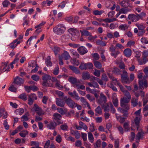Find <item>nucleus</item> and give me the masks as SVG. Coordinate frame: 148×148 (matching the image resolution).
<instances>
[{"mask_svg": "<svg viewBox=\"0 0 148 148\" xmlns=\"http://www.w3.org/2000/svg\"><path fill=\"white\" fill-rule=\"evenodd\" d=\"M51 79V76L45 74L42 77V80L43 82L42 85L46 87H53L54 85L53 83L50 82V81Z\"/></svg>", "mask_w": 148, "mask_h": 148, "instance_id": "f257e3e1", "label": "nucleus"}, {"mask_svg": "<svg viewBox=\"0 0 148 148\" xmlns=\"http://www.w3.org/2000/svg\"><path fill=\"white\" fill-rule=\"evenodd\" d=\"M139 88L140 92V96L143 97L145 95V92L143 90L144 88L148 87L147 81L146 80L140 79L139 80Z\"/></svg>", "mask_w": 148, "mask_h": 148, "instance_id": "f03ea898", "label": "nucleus"}, {"mask_svg": "<svg viewBox=\"0 0 148 148\" xmlns=\"http://www.w3.org/2000/svg\"><path fill=\"white\" fill-rule=\"evenodd\" d=\"M65 29L66 27L63 24H60L55 27L53 28V30L55 34L61 35L64 33Z\"/></svg>", "mask_w": 148, "mask_h": 148, "instance_id": "7ed1b4c3", "label": "nucleus"}, {"mask_svg": "<svg viewBox=\"0 0 148 148\" xmlns=\"http://www.w3.org/2000/svg\"><path fill=\"white\" fill-rule=\"evenodd\" d=\"M107 101L106 97L102 92L100 93L99 97L97 99V102L101 105L102 106Z\"/></svg>", "mask_w": 148, "mask_h": 148, "instance_id": "20e7f679", "label": "nucleus"}, {"mask_svg": "<svg viewBox=\"0 0 148 148\" xmlns=\"http://www.w3.org/2000/svg\"><path fill=\"white\" fill-rule=\"evenodd\" d=\"M127 72L125 71H123V74L121 75V80L122 83L129 84L130 83Z\"/></svg>", "mask_w": 148, "mask_h": 148, "instance_id": "39448f33", "label": "nucleus"}, {"mask_svg": "<svg viewBox=\"0 0 148 148\" xmlns=\"http://www.w3.org/2000/svg\"><path fill=\"white\" fill-rule=\"evenodd\" d=\"M128 19L131 20L132 22H136L139 20L138 16L137 15L132 14H130L128 15Z\"/></svg>", "mask_w": 148, "mask_h": 148, "instance_id": "423d86ee", "label": "nucleus"}, {"mask_svg": "<svg viewBox=\"0 0 148 148\" xmlns=\"http://www.w3.org/2000/svg\"><path fill=\"white\" fill-rule=\"evenodd\" d=\"M144 134V132L142 131L138 132L136 135L135 138L136 142L139 143L140 139H143Z\"/></svg>", "mask_w": 148, "mask_h": 148, "instance_id": "0eeeda50", "label": "nucleus"}, {"mask_svg": "<svg viewBox=\"0 0 148 148\" xmlns=\"http://www.w3.org/2000/svg\"><path fill=\"white\" fill-rule=\"evenodd\" d=\"M123 8L121 9L116 14V18L118 17L121 14H126L127 13L131 11V9L129 8Z\"/></svg>", "mask_w": 148, "mask_h": 148, "instance_id": "6e6552de", "label": "nucleus"}, {"mask_svg": "<svg viewBox=\"0 0 148 148\" xmlns=\"http://www.w3.org/2000/svg\"><path fill=\"white\" fill-rule=\"evenodd\" d=\"M65 102L70 108H73L75 107V103L71 98H68L65 100Z\"/></svg>", "mask_w": 148, "mask_h": 148, "instance_id": "1a4fd4ad", "label": "nucleus"}, {"mask_svg": "<svg viewBox=\"0 0 148 148\" xmlns=\"http://www.w3.org/2000/svg\"><path fill=\"white\" fill-rule=\"evenodd\" d=\"M77 51L81 55H83L87 53L88 51L85 47L81 46L77 49Z\"/></svg>", "mask_w": 148, "mask_h": 148, "instance_id": "9d476101", "label": "nucleus"}, {"mask_svg": "<svg viewBox=\"0 0 148 148\" xmlns=\"http://www.w3.org/2000/svg\"><path fill=\"white\" fill-rule=\"evenodd\" d=\"M14 82L16 84L20 86L21 84L23 83L24 80L21 78L17 76L14 79Z\"/></svg>", "mask_w": 148, "mask_h": 148, "instance_id": "9b49d317", "label": "nucleus"}, {"mask_svg": "<svg viewBox=\"0 0 148 148\" xmlns=\"http://www.w3.org/2000/svg\"><path fill=\"white\" fill-rule=\"evenodd\" d=\"M56 102L58 106L61 107H63L65 104L62 99L58 98H56Z\"/></svg>", "mask_w": 148, "mask_h": 148, "instance_id": "f8f14e48", "label": "nucleus"}, {"mask_svg": "<svg viewBox=\"0 0 148 148\" xmlns=\"http://www.w3.org/2000/svg\"><path fill=\"white\" fill-rule=\"evenodd\" d=\"M21 42V41L18 40V39H16L14 40L11 44V45L10 47L12 49H14L18 45L20 44Z\"/></svg>", "mask_w": 148, "mask_h": 148, "instance_id": "ddd939ff", "label": "nucleus"}, {"mask_svg": "<svg viewBox=\"0 0 148 148\" xmlns=\"http://www.w3.org/2000/svg\"><path fill=\"white\" fill-rule=\"evenodd\" d=\"M123 53L126 57H130L132 55V51L130 49L127 48L124 50Z\"/></svg>", "mask_w": 148, "mask_h": 148, "instance_id": "4468645a", "label": "nucleus"}, {"mask_svg": "<svg viewBox=\"0 0 148 148\" xmlns=\"http://www.w3.org/2000/svg\"><path fill=\"white\" fill-rule=\"evenodd\" d=\"M131 98L126 97H123L122 98L120 101L121 106H123V104H127L130 101Z\"/></svg>", "mask_w": 148, "mask_h": 148, "instance_id": "2eb2a0df", "label": "nucleus"}, {"mask_svg": "<svg viewBox=\"0 0 148 148\" xmlns=\"http://www.w3.org/2000/svg\"><path fill=\"white\" fill-rule=\"evenodd\" d=\"M138 88L136 85H135L134 86V89L133 90V92L134 93L136 97H138L140 95V90L138 92L137 91Z\"/></svg>", "mask_w": 148, "mask_h": 148, "instance_id": "dca6fc26", "label": "nucleus"}, {"mask_svg": "<svg viewBox=\"0 0 148 148\" xmlns=\"http://www.w3.org/2000/svg\"><path fill=\"white\" fill-rule=\"evenodd\" d=\"M121 6L124 8H127L130 7V4L128 0H124L122 1L120 3Z\"/></svg>", "mask_w": 148, "mask_h": 148, "instance_id": "f3484780", "label": "nucleus"}, {"mask_svg": "<svg viewBox=\"0 0 148 148\" xmlns=\"http://www.w3.org/2000/svg\"><path fill=\"white\" fill-rule=\"evenodd\" d=\"M56 126V124L55 122H51L47 125V127L49 129L53 130Z\"/></svg>", "mask_w": 148, "mask_h": 148, "instance_id": "a211bd4d", "label": "nucleus"}, {"mask_svg": "<svg viewBox=\"0 0 148 148\" xmlns=\"http://www.w3.org/2000/svg\"><path fill=\"white\" fill-rule=\"evenodd\" d=\"M81 101L85 105H87L88 109H90L91 107L90 106L89 104L86 100L83 97H81L80 98Z\"/></svg>", "mask_w": 148, "mask_h": 148, "instance_id": "6ab92c4d", "label": "nucleus"}, {"mask_svg": "<svg viewBox=\"0 0 148 148\" xmlns=\"http://www.w3.org/2000/svg\"><path fill=\"white\" fill-rule=\"evenodd\" d=\"M19 53H18L16 54L15 56V58L14 60V61L10 64V65L11 66L12 69H13L14 68L13 64H14L16 62L18 61L19 60Z\"/></svg>", "mask_w": 148, "mask_h": 148, "instance_id": "aec40b11", "label": "nucleus"}, {"mask_svg": "<svg viewBox=\"0 0 148 148\" xmlns=\"http://www.w3.org/2000/svg\"><path fill=\"white\" fill-rule=\"evenodd\" d=\"M82 77L84 80L88 79L90 77V74L87 72H83L82 74Z\"/></svg>", "mask_w": 148, "mask_h": 148, "instance_id": "412c9836", "label": "nucleus"}, {"mask_svg": "<svg viewBox=\"0 0 148 148\" xmlns=\"http://www.w3.org/2000/svg\"><path fill=\"white\" fill-rule=\"evenodd\" d=\"M100 21H103L107 23H111L117 21L116 19V18H106L104 19H101L100 20H99Z\"/></svg>", "mask_w": 148, "mask_h": 148, "instance_id": "4be33fe9", "label": "nucleus"}, {"mask_svg": "<svg viewBox=\"0 0 148 148\" xmlns=\"http://www.w3.org/2000/svg\"><path fill=\"white\" fill-rule=\"evenodd\" d=\"M62 57L64 60H66L70 58V56L68 52L66 51H64L62 54Z\"/></svg>", "mask_w": 148, "mask_h": 148, "instance_id": "5701e85b", "label": "nucleus"}, {"mask_svg": "<svg viewBox=\"0 0 148 148\" xmlns=\"http://www.w3.org/2000/svg\"><path fill=\"white\" fill-rule=\"evenodd\" d=\"M80 31L81 34L82 36H88L89 35H91V33L89 32L88 31L86 30H80Z\"/></svg>", "mask_w": 148, "mask_h": 148, "instance_id": "b1692460", "label": "nucleus"}, {"mask_svg": "<svg viewBox=\"0 0 148 148\" xmlns=\"http://www.w3.org/2000/svg\"><path fill=\"white\" fill-rule=\"evenodd\" d=\"M88 135L89 141L91 143H93L94 142V138L92 133L89 132L88 133Z\"/></svg>", "mask_w": 148, "mask_h": 148, "instance_id": "393cba45", "label": "nucleus"}, {"mask_svg": "<svg viewBox=\"0 0 148 148\" xmlns=\"http://www.w3.org/2000/svg\"><path fill=\"white\" fill-rule=\"evenodd\" d=\"M69 68L74 73L76 74H80V72L79 70L77 69L76 67L71 66H70Z\"/></svg>", "mask_w": 148, "mask_h": 148, "instance_id": "a878e982", "label": "nucleus"}, {"mask_svg": "<svg viewBox=\"0 0 148 148\" xmlns=\"http://www.w3.org/2000/svg\"><path fill=\"white\" fill-rule=\"evenodd\" d=\"M45 64L47 66H52V64L51 61V58L49 56L47 57V58L45 60Z\"/></svg>", "mask_w": 148, "mask_h": 148, "instance_id": "bb28decb", "label": "nucleus"}, {"mask_svg": "<svg viewBox=\"0 0 148 148\" xmlns=\"http://www.w3.org/2000/svg\"><path fill=\"white\" fill-rule=\"evenodd\" d=\"M61 118V115L58 113H55L53 115V119L56 121L60 120Z\"/></svg>", "mask_w": 148, "mask_h": 148, "instance_id": "cd10ccee", "label": "nucleus"}, {"mask_svg": "<svg viewBox=\"0 0 148 148\" xmlns=\"http://www.w3.org/2000/svg\"><path fill=\"white\" fill-rule=\"evenodd\" d=\"M24 112V110L22 108L16 109L15 112V113L16 115H21Z\"/></svg>", "mask_w": 148, "mask_h": 148, "instance_id": "c85d7f7f", "label": "nucleus"}, {"mask_svg": "<svg viewBox=\"0 0 148 148\" xmlns=\"http://www.w3.org/2000/svg\"><path fill=\"white\" fill-rule=\"evenodd\" d=\"M128 28V26L126 24L120 25L118 27L119 29L124 31L127 30Z\"/></svg>", "mask_w": 148, "mask_h": 148, "instance_id": "c756f323", "label": "nucleus"}, {"mask_svg": "<svg viewBox=\"0 0 148 148\" xmlns=\"http://www.w3.org/2000/svg\"><path fill=\"white\" fill-rule=\"evenodd\" d=\"M138 99H136L135 98H132L131 100L132 105L133 107H135L138 105Z\"/></svg>", "mask_w": 148, "mask_h": 148, "instance_id": "7c9ffc66", "label": "nucleus"}, {"mask_svg": "<svg viewBox=\"0 0 148 148\" xmlns=\"http://www.w3.org/2000/svg\"><path fill=\"white\" fill-rule=\"evenodd\" d=\"M113 103L115 107H117L118 105V99L116 97L113 96L112 98Z\"/></svg>", "mask_w": 148, "mask_h": 148, "instance_id": "2f4dec72", "label": "nucleus"}, {"mask_svg": "<svg viewBox=\"0 0 148 148\" xmlns=\"http://www.w3.org/2000/svg\"><path fill=\"white\" fill-rule=\"evenodd\" d=\"M29 116V112H27L22 116L21 118V121H27L29 119L28 116Z\"/></svg>", "mask_w": 148, "mask_h": 148, "instance_id": "473e14b6", "label": "nucleus"}, {"mask_svg": "<svg viewBox=\"0 0 148 148\" xmlns=\"http://www.w3.org/2000/svg\"><path fill=\"white\" fill-rule=\"evenodd\" d=\"M18 98L23 101H26L27 99V97L25 93L21 94L18 96Z\"/></svg>", "mask_w": 148, "mask_h": 148, "instance_id": "72a5a7b5", "label": "nucleus"}, {"mask_svg": "<svg viewBox=\"0 0 148 148\" xmlns=\"http://www.w3.org/2000/svg\"><path fill=\"white\" fill-rule=\"evenodd\" d=\"M140 120V117L137 116L136 117L134 122L136 125L137 126V128L138 129L139 127V124Z\"/></svg>", "mask_w": 148, "mask_h": 148, "instance_id": "f704fd0d", "label": "nucleus"}, {"mask_svg": "<svg viewBox=\"0 0 148 148\" xmlns=\"http://www.w3.org/2000/svg\"><path fill=\"white\" fill-rule=\"evenodd\" d=\"M94 64L95 66L98 69H101L102 67V64L101 63L97 61H95L94 62Z\"/></svg>", "mask_w": 148, "mask_h": 148, "instance_id": "c9c22d12", "label": "nucleus"}, {"mask_svg": "<svg viewBox=\"0 0 148 148\" xmlns=\"http://www.w3.org/2000/svg\"><path fill=\"white\" fill-rule=\"evenodd\" d=\"M69 81L72 84H74V85L77 84V79L76 78L70 77L69 79Z\"/></svg>", "mask_w": 148, "mask_h": 148, "instance_id": "e433bc0d", "label": "nucleus"}, {"mask_svg": "<svg viewBox=\"0 0 148 148\" xmlns=\"http://www.w3.org/2000/svg\"><path fill=\"white\" fill-rule=\"evenodd\" d=\"M74 86L75 88H76L77 89V90H79V89L84 90L85 88V86L84 85H80L78 84L74 85Z\"/></svg>", "mask_w": 148, "mask_h": 148, "instance_id": "4c0bfd02", "label": "nucleus"}, {"mask_svg": "<svg viewBox=\"0 0 148 148\" xmlns=\"http://www.w3.org/2000/svg\"><path fill=\"white\" fill-rule=\"evenodd\" d=\"M10 2L8 0H5L2 2V4L4 8H6L10 5Z\"/></svg>", "mask_w": 148, "mask_h": 148, "instance_id": "58836bf2", "label": "nucleus"}, {"mask_svg": "<svg viewBox=\"0 0 148 148\" xmlns=\"http://www.w3.org/2000/svg\"><path fill=\"white\" fill-rule=\"evenodd\" d=\"M79 36V32L76 33L75 34L73 35L71 37V39L73 41H75L77 40Z\"/></svg>", "mask_w": 148, "mask_h": 148, "instance_id": "ea45409f", "label": "nucleus"}, {"mask_svg": "<svg viewBox=\"0 0 148 148\" xmlns=\"http://www.w3.org/2000/svg\"><path fill=\"white\" fill-rule=\"evenodd\" d=\"M130 122L127 121L125 122L123 125V127L125 131H128L130 130L129 128Z\"/></svg>", "mask_w": 148, "mask_h": 148, "instance_id": "a19ab883", "label": "nucleus"}, {"mask_svg": "<svg viewBox=\"0 0 148 148\" xmlns=\"http://www.w3.org/2000/svg\"><path fill=\"white\" fill-rule=\"evenodd\" d=\"M28 134L27 131L24 130L19 133V135L22 137H25Z\"/></svg>", "mask_w": 148, "mask_h": 148, "instance_id": "79ce46f5", "label": "nucleus"}, {"mask_svg": "<svg viewBox=\"0 0 148 148\" xmlns=\"http://www.w3.org/2000/svg\"><path fill=\"white\" fill-rule=\"evenodd\" d=\"M52 49L55 53V55H56L60 51V48L57 47H54Z\"/></svg>", "mask_w": 148, "mask_h": 148, "instance_id": "37998d69", "label": "nucleus"}, {"mask_svg": "<svg viewBox=\"0 0 148 148\" xmlns=\"http://www.w3.org/2000/svg\"><path fill=\"white\" fill-rule=\"evenodd\" d=\"M136 25L138 27L139 30H144V29L145 28V27L143 24H140L137 23L136 24Z\"/></svg>", "mask_w": 148, "mask_h": 148, "instance_id": "c03bdc74", "label": "nucleus"}, {"mask_svg": "<svg viewBox=\"0 0 148 148\" xmlns=\"http://www.w3.org/2000/svg\"><path fill=\"white\" fill-rule=\"evenodd\" d=\"M68 32L71 34H75V33H77L78 32H79V31L73 28H70L68 30Z\"/></svg>", "mask_w": 148, "mask_h": 148, "instance_id": "a18cd8bd", "label": "nucleus"}, {"mask_svg": "<svg viewBox=\"0 0 148 148\" xmlns=\"http://www.w3.org/2000/svg\"><path fill=\"white\" fill-rule=\"evenodd\" d=\"M96 113L98 114L101 115L102 114L101 109L99 106H98L95 110Z\"/></svg>", "mask_w": 148, "mask_h": 148, "instance_id": "49530a36", "label": "nucleus"}, {"mask_svg": "<svg viewBox=\"0 0 148 148\" xmlns=\"http://www.w3.org/2000/svg\"><path fill=\"white\" fill-rule=\"evenodd\" d=\"M104 12L103 10H95L93 11V14L95 15H100Z\"/></svg>", "mask_w": 148, "mask_h": 148, "instance_id": "de8ad7c7", "label": "nucleus"}, {"mask_svg": "<svg viewBox=\"0 0 148 148\" xmlns=\"http://www.w3.org/2000/svg\"><path fill=\"white\" fill-rule=\"evenodd\" d=\"M7 62H5L4 63H2V65L3 66H4V67L3 69V72H4L6 71H8L9 70L10 67H8V68L5 70V69L7 67Z\"/></svg>", "mask_w": 148, "mask_h": 148, "instance_id": "09e8293b", "label": "nucleus"}, {"mask_svg": "<svg viewBox=\"0 0 148 148\" xmlns=\"http://www.w3.org/2000/svg\"><path fill=\"white\" fill-rule=\"evenodd\" d=\"M33 87H35L36 88V86H25V90L28 92H30V90L33 89Z\"/></svg>", "mask_w": 148, "mask_h": 148, "instance_id": "8fccbe9b", "label": "nucleus"}, {"mask_svg": "<svg viewBox=\"0 0 148 148\" xmlns=\"http://www.w3.org/2000/svg\"><path fill=\"white\" fill-rule=\"evenodd\" d=\"M31 78L36 82L38 81L40 79L39 77L36 75H34L31 76Z\"/></svg>", "mask_w": 148, "mask_h": 148, "instance_id": "3c124183", "label": "nucleus"}, {"mask_svg": "<svg viewBox=\"0 0 148 148\" xmlns=\"http://www.w3.org/2000/svg\"><path fill=\"white\" fill-rule=\"evenodd\" d=\"M79 124L82 128L85 130H86L88 129V127L87 125L82 121H80L79 123Z\"/></svg>", "mask_w": 148, "mask_h": 148, "instance_id": "603ef678", "label": "nucleus"}, {"mask_svg": "<svg viewBox=\"0 0 148 148\" xmlns=\"http://www.w3.org/2000/svg\"><path fill=\"white\" fill-rule=\"evenodd\" d=\"M59 73V68L58 66L57 65L55 68L53 73L55 75H57Z\"/></svg>", "mask_w": 148, "mask_h": 148, "instance_id": "864d4df0", "label": "nucleus"}, {"mask_svg": "<svg viewBox=\"0 0 148 148\" xmlns=\"http://www.w3.org/2000/svg\"><path fill=\"white\" fill-rule=\"evenodd\" d=\"M120 53V52L119 51H115V52L111 53L110 54L111 56H113L114 58H116L118 55Z\"/></svg>", "mask_w": 148, "mask_h": 148, "instance_id": "5fc2aeb1", "label": "nucleus"}, {"mask_svg": "<svg viewBox=\"0 0 148 148\" xmlns=\"http://www.w3.org/2000/svg\"><path fill=\"white\" fill-rule=\"evenodd\" d=\"M60 127L61 129L63 131L68 130V127L67 124L66 123L61 125Z\"/></svg>", "mask_w": 148, "mask_h": 148, "instance_id": "6e6d98bb", "label": "nucleus"}, {"mask_svg": "<svg viewBox=\"0 0 148 148\" xmlns=\"http://www.w3.org/2000/svg\"><path fill=\"white\" fill-rule=\"evenodd\" d=\"M89 129L91 132H93L96 130L94 125L93 123H92L91 124H90Z\"/></svg>", "mask_w": 148, "mask_h": 148, "instance_id": "4d7b16f0", "label": "nucleus"}, {"mask_svg": "<svg viewBox=\"0 0 148 148\" xmlns=\"http://www.w3.org/2000/svg\"><path fill=\"white\" fill-rule=\"evenodd\" d=\"M71 62L73 64L76 66L78 65L79 64L78 60L75 58L71 60Z\"/></svg>", "mask_w": 148, "mask_h": 148, "instance_id": "13d9d810", "label": "nucleus"}, {"mask_svg": "<svg viewBox=\"0 0 148 148\" xmlns=\"http://www.w3.org/2000/svg\"><path fill=\"white\" fill-rule=\"evenodd\" d=\"M79 68L81 70L86 69V63H82L79 66Z\"/></svg>", "mask_w": 148, "mask_h": 148, "instance_id": "bf43d9fd", "label": "nucleus"}, {"mask_svg": "<svg viewBox=\"0 0 148 148\" xmlns=\"http://www.w3.org/2000/svg\"><path fill=\"white\" fill-rule=\"evenodd\" d=\"M8 90L12 92H16L17 91V88L14 86H10Z\"/></svg>", "mask_w": 148, "mask_h": 148, "instance_id": "052dcab7", "label": "nucleus"}, {"mask_svg": "<svg viewBox=\"0 0 148 148\" xmlns=\"http://www.w3.org/2000/svg\"><path fill=\"white\" fill-rule=\"evenodd\" d=\"M97 37V36L96 35L92 36V34L91 33V35L89 36L88 37V39L90 41L94 40V39L96 38Z\"/></svg>", "mask_w": 148, "mask_h": 148, "instance_id": "680f3d73", "label": "nucleus"}, {"mask_svg": "<svg viewBox=\"0 0 148 148\" xmlns=\"http://www.w3.org/2000/svg\"><path fill=\"white\" fill-rule=\"evenodd\" d=\"M86 98L90 101H92L95 100L94 97L90 95V94H87L86 95Z\"/></svg>", "mask_w": 148, "mask_h": 148, "instance_id": "e2e57ef3", "label": "nucleus"}, {"mask_svg": "<svg viewBox=\"0 0 148 148\" xmlns=\"http://www.w3.org/2000/svg\"><path fill=\"white\" fill-rule=\"evenodd\" d=\"M141 42L143 44H147L148 43V40L145 37H142L140 39Z\"/></svg>", "mask_w": 148, "mask_h": 148, "instance_id": "0e129e2a", "label": "nucleus"}, {"mask_svg": "<svg viewBox=\"0 0 148 148\" xmlns=\"http://www.w3.org/2000/svg\"><path fill=\"white\" fill-rule=\"evenodd\" d=\"M136 15L138 16L139 19L140 18H142L143 17H145L146 16V14L145 12H142L139 14H136Z\"/></svg>", "mask_w": 148, "mask_h": 148, "instance_id": "69168bd1", "label": "nucleus"}, {"mask_svg": "<svg viewBox=\"0 0 148 148\" xmlns=\"http://www.w3.org/2000/svg\"><path fill=\"white\" fill-rule=\"evenodd\" d=\"M60 82L58 80L56 83V86L59 89H60L63 88V87L60 84Z\"/></svg>", "mask_w": 148, "mask_h": 148, "instance_id": "338daca9", "label": "nucleus"}, {"mask_svg": "<svg viewBox=\"0 0 148 148\" xmlns=\"http://www.w3.org/2000/svg\"><path fill=\"white\" fill-rule=\"evenodd\" d=\"M29 98L34 100H36L37 99V97L34 94H31L29 96Z\"/></svg>", "mask_w": 148, "mask_h": 148, "instance_id": "774afa93", "label": "nucleus"}]
</instances>
